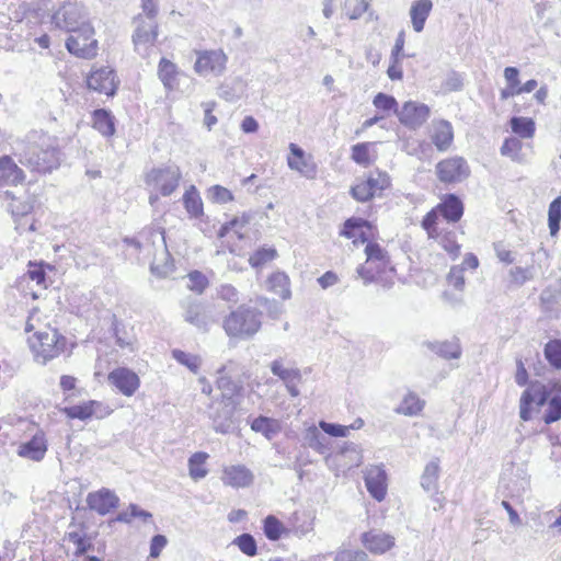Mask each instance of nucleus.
<instances>
[{"label":"nucleus","instance_id":"f257e3e1","mask_svg":"<svg viewBox=\"0 0 561 561\" xmlns=\"http://www.w3.org/2000/svg\"><path fill=\"white\" fill-rule=\"evenodd\" d=\"M13 154L31 172L47 173L58 168L60 152L57 142L49 135L33 130L15 141Z\"/></svg>","mask_w":561,"mask_h":561},{"label":"nucleus","instance_id":"f03ea898","mask_svg":"<svg viewBox=\"0 0 561 561\" xmlns=\"http://www.w3.org/2000/svg\"><path fill=\"white\" fill-rule=\"evenodd\" d=\"M261 318L262 313L259 310L242 305L226 317L224 329L230 337L248 340L260 330Z\"/></svg>","mask_w":561,"mask_h":561},{"label":"nucleus","instance_id":"7ed1b4c3","mask_svg":"<svg viewBox=\"0 0 561 561\" xmlns=\"http://www.w3.org/2000/svg\"><path fill=\"white\" fill-rule=\"evenodd\" d=\"M51 23L65 32H81L83 37L92 33V25L88 13L77 3H64L51 15Z\"/></svg>","mask_w":561,"mask_h":561},{"label":"nucleus","instance_id":"20e7f679","mask_svg":"<svg viewBox=\"0 0 561 561\" xmlns=\"http://www.w3.org/2000/svg\"><path fill=\"white\" fill-rule=\"evenodd\" d=\"M390 185V178L386 172L373 171L364 180L352 186L351 195L357 202L364 203L380 196L381 193Z\"/></svg>","mask_w":561,"mask_h":561},{"label":"nucleus","instance_id":"39448f33","mask_svg":"<svg viewBox=\"0 0 561 561\" xmlns=\"http://www.w3.org/2000/svg\"><path fill=\"white\" fill-rule=\"evenodd\" d=\"M181 178L182 173L176 165L153 168L146 175V184L160 192L161 195L169 196L179 186Z\"/></svg>","mask_w":561,"mask_h":561},{"label":"nucleus","instance_id":"423d86ee","mask_svg":"<svg viewBox=\"0 0 561 561\" xmlns=\"http://www.w3.org/2000/svg\"><path fill=\"white\" fill-rule=\"evenodd\" d=\"M367 261L365 265H359L356 270L358 277L364 280V284H369L376 280V274L383 272L389 264L387 252L378 244L368 242L365 248Z\"/></svg>","mask_w":561,"mask_h":561},{"label":"nucleus","instance_id":"0eeeda50","mask_svg":"<svg viewBox=\"0 0 561 561\" xmlns=\"http://www.w3.org/2000/svg\"><path fill=\"white\" fill-rule=\"evenodd\" d=\"M38 344L34 345L35 356L42 364L57 357L65 347L66 339L55 329L37 333Z\"/></svg>","mask_w":561,"mask_h":561},{"label":"nucleus","instance_id":"6e6552de","mask_svg":"<svg viewBox=\"0 0 561 561\" xmlns=\"http://www.w3.org/2000/svg\"><path fill=\"white\" fill-rule=\"evenodd\" d=\"M140 236L146 237V239L151 242L152 247H156V245L162 247V251L160 254L162 256V260H164V263L160 266L158 264L157 254H154L152 263H151V272L154 274H158L161 277L168 276L173 271V264L170 260V253L168 252V249H167L164 231L161 230L160 228L159 229L148 228V229H145L140 233Z\"/></svg>","mask_w":561,"mask_h":561},{"label":"nucleus","instance_id":"1a4fd4ad","mask_svg":"<svg viewBox=\"0 0 561 561\" xmlns=\"http://www.w3.org/2000/svg\"><path fill=\"white\" fill-rule=\"evenodd\" d=\"M469 165L461 157L445 159L436 165V174L444 183L461 182L469 176Z\"/></svg>","mask_w":561,"mask_h":561},{"label":"nucleus","instance_id":"9d476101","mask_svg":"<svg viewBox=\"0 0 561 561\" xmlns=\"http://www.w3.org/2000/svg\"><path fill=\"white\" fill-rule=\"evenodd\" d=\"M226 62L227 56L222 50H204L197 53L194 69L199 76H220L226 69Z\"/></svg>","mask_w":561,"mask_h":561},{"label":"nucleus","instance_id":"9b49d317","mask_svg":"<svg viewBox=\"0 0 561 561\" xmlns=\"http://www.w3.org/2000/svg\"><path fill=\"white\" fill-rule=\"evenodd\" d=\"M81 35V32H75L67 38V50L79 58H94L99 49L98 41L94 38V27L92 26V33L89 36Z\"/></svg>","mask_w":561,"mask_h":561},{"label":"nucleus","instance_id":"f8f14e48","mask_svg":"<svg viewBox=\"0 0 561 561\" xmlns=\"http://www.w3.org/2000/svg\"><path fill=\"white\" fill-rule=\"evenodd\" d=\"M430 114L431 110L426 104L408 101L398 112V118L402 125L416 129L428 119Z\"/></svg>","mask_w":561,"mask_h":561},{"label":"nucleus","instance_id":"ddd939ff","mask_svg":"<svg viewBox=\"0 0 561 561\" xmlns=\"http://www.w3.org/2000/svg\"><path fill=\"white\" fill-rule=\"evenodd\" d=\"M87 83L89 89L104 93L107 96H113L117 88L114 70L108 67L93 70L88 77Z\"/></svg>","mask_w":561,"mask_h":561},{"label":"nucleus","instance_id":"4468645a","mask_svg":"<svg viewBox=\"0 0 561 561\" xmlns=\"http://www.w3.org/2000/svg\"><path fill=\"white\" fill-rule=\"evenodd\" d=\"M221 481L233 489H244L254 481L253 472L244 465H229L224 467Z\"/></svg>","mask_w":561,"mask_h":561},{"label":"nucleus","instance_id":"2eb2a0df","mask_svg":"<svg viewBox=\"0 0 561 561\" xmlns=\"http://www.w3.org/2000/svg\"><path fill=\"white\" fill-rule=\"evenodd\" d=\"M234 407L232 401L221 400L210 407L209 416L216 432L226 434L232 428Z\"/></svg>","mask_w":561,"mask_h":561},{"label":"nucleus","instance_id":"dca6fc26","mask_svg":"<svg viewBox=\"0 0 561 561\" xmlns=\"http://www.w3.org/2000/svg\"><path fill=\"white\" fill-rule=\"evenodd\" d=\"M365 485L369 494L378 502L387 494V473L381 466H370L365 471Z\"/></svg>","mask_w":561,"mask_h":561},{"label":"nucleus","instance_id":"f3484780","mask_svg":"<svg viewBox=\"0 0 561 561\" xmlns=\"http://www.w3.org/2000/svg\"><path fill=\"white\" fill-rule=\"evenodd\" d=\"M108 381L124 396L130 397L139 388L140 380L133 370L119 367L108 374Z\"/></svg>","mask_w":561,"mask_h":561},{"label":"nucleus","instance_id":"a211bd4d","mask_svg":"<svg viewBox=\"0 0 561 561\" xmlns=\"http://www.w3.org/2000/svg\"><path fill=\"white\" fill-rule=\"evenodd\" d=\"M136 30L133 35V42L138 48L139 46H149L152 45L158 36V24L156 20L144 18L142 14H139L135 19Z\"/></svg>","mask_w":561,"mask_h":561},{"label":"nucleus","instance_id":"6ab92c4d","mask_svg":"<svg viewBox=\"0 0 561 561\" xmlns=\"http://www.w3.org/2000/svg\"><path fill=\"white\" fill-rule=\"evenodd\" d=\"M360 541L374 554H383L394 546V537L376 529L364 533Z\"/></svg>","mask_w":561,"mask_h":561},{"label":"nucleus","instance_id":"aec40b11","mask_svg":"<svg viewBox=\"0 0 561 561\" xmlns=\"http://www.w3.org/2000/svg\"><path fill=\"white\" fill-rule=\"evenodd\" d=\"M87 503L90 510L100 515H106L118 505V497L111 490L101 489L98 492L90 493Z\"/></svg>","mask_w":561,"mask_h":561},{"label":"nucleus","instance_id":"412c9836","mask_svg":"<svg viewBox=\"0 0 561 561\" xmlns=\"http://www.w3.org/2000/svg\"><path fill=\"white\" fill-rule=\"evenodd\" d=\"M25 181L24 171L15 163L11 156L0 157V186L18 185Z\"/></svg>","mask_w":561,"mask_h":561},{"label":"nucleus","instance_id":"4be33fe9","mask_svg":"<svg viewBox=\"0 0 561 561\" xmlns=\"http://www.w3.org/2000/svg\"><path fill=\"white\" fill-rule=\"evenodd\" d=\"M431 140L438 151H446L453 144L454 130L448 121L433 122Z\"/></svg>","mask_w":561,"mask_h":561},{"label":"nucleus","instance_id":"5701e85b","mask_svg":"<svg viewBox=\"0 0 561 561\" xmlns=\"http://www.w3.org/2000/svg\"><path fill=\"white\" fill-rule=\"evenodd\" d=\"M184 319L186 322L203 331L208 330V325L211 321L206 307L202 302L197 301L187 304L184 312Z\"/></svg>","mask_w":561,"mask_h":561},{"label":"nucleus","instance_id":"b1692460","mask_svg":"<svg viewBox=\"0 0 561 561\" xmlns=\"http://www.w3.org/2000/svg\"><path fill=\"white\" fill-rule=\"evenodd\" d=\"M436 207L448 222L459 221L463 214L462 202L455 194L446 195Z\"/></svg>","mask_w":561,"mask_h":561},{"label":"nucleus","instance_id":"393cba45","mask_svg":"<svg viewBox=\"0 0 561 561\" xmlns=\"http://www.w3.org/2000/svg\"><path fill=\"white\" fill-rule=\"evenodd\" d=\"M47 451L46 439L43 434H35L32 439L22 444L19 448V455L34 461H39L44 458Z\"/></svg>","mask_w":561,"mask_h":561},{"label":"nucleus","instance_id":"a878e982","mask_svg":"<svg viewBox=\"0 0 561 561\" xmlns=\"http://www.w3.org/2000/svg\"><path fill=\"white\" fill-rule=\"evenodd\" d=\"M426 346L444 359H458L462 354L460 342L457 337L449 341L426 342Z\"/></svg>","mask_w":561,"mask_h":561},{"label":"nucleus","instance_id":"bb28decb","mask_svg":"<svg viewBox=\"0 0 561 561\" xmlns=\"http://www.w3.org/2000/svg\"><path fill=\"white\" fill-rule=\"evenodd\" d=\"M102 408V403L99 401H88L82 404L66 407L62 409V412L69 417V419H79V420H88L91 416L95 415L96 417H102L103 414L99 413V409Z\"/></svg>","mask_w":561,"mask_h":561},{"label":"nucleus","instance_id":"cd10ccee","mask_svg":"<svg viewBox=\"0 0 561 561\" xmlns=\"http://www.w3.org/2000/svg\"><path fill=\"white\" fill-rule=\"evenodd\" d=\"M433 2L431 0H416L410 9V18L413 30L420 33L424 30L425 22L432 11Z\"/></svg>","mask_w":561,"mask_h":561},{"label":"nucleus","instance_id":"c85d7f7f","mask_svg":"<svg viewBox=\"0 0 561 561\" xmlns=\"http://www.w3.org/2000/svg\"><path fill=\"white\" fill-rule=\"evenodd\" d=\"M251 428L271 440L280 432V424L275 419L260 415L252 421Z\"/></svg>","mask_w":561,"mask_h":561},{"label":"nucleus","instance_id":"c756f323","mask_svg":"<svg viewBox=\"0 0 561 561\" xmlns=\"http://www.w3.org/2000/svg\"><path fill=\"white\" fill-rule=\"evenodd\" d=\"M158 76L165 89H174L179 76L176 65L167 58H161L158 66Z\"/></svg>","mask_w":561,"mask_h":561},{"label":"nucleus","instance_id":"7c9ffc66","mask_svg":"<svg viewBox=\"0 0 561 561\" xmlns=\"http://www.w3.org/2000/svg\"><path fill=\"white\" fill-rule=\"evenodd\" d=\"M267 288L282 299L290 297L289 277L283 272L273 273L267 279Z\"/></svg>","mask_w":561,"mask_h":561},{"label":"nucleus","instance_id":"2f4dec72","mask_svg":"<svg viewBox=\"0 0 561 561\" xmlns=\"http://www.w3.org/2000/svg\"><path fill=\"white\" fill-rule=\"evenodd\" d=\"M93 127L103 136H112L115 133L114 117L105 108L95 110L93 113Z\"/></svg>","mask_w":561,"mask_h":561},{"label":"nucleus","instance_id":"473e14b6","mask_svg":"<svg viewBox=\"0 0 561 561\" xmlns=\"http://www.w3.org/2000/svg\"><path fill=\"white\" fill-rule=\"evenodd\" d=\"M439 465L437 460L430 461L421 477V485L428 493H435L438 489Z\"/></svg>","mask_w":561,"mask_h":561},{"label":"nucleus","instance_id":"72a5a7b5","mask_svg":"<svg viewBox=\"0 0 561 561\" xmlns=\"http://www.w3.org/2000/svg\"><path fill=\"white\" fill-rule=\"evenodd\" d=\"M270 369L274 376H277L283 382L290 383V381H301V373L298 368H286L283 365V359L278 358L271 363Z\"/></svg>","mask_w":561,"mask_h":561},{"label":"nucleus","instance_id":"f704fd0d","mask_svg":"<svg viewBox=\"0 0 561 561\" xmlns=\"http://www.w3.org/2000/svg\"><path fill=\"white\" fill-rule=\"evenodd\" d=\"M208 457V454L204 451H197L188 458L190 477L194 481H198L207 476L208 471L205 468V463Z\"/></svg>","mask_w":561,"mask_h":561},{"label":"nucleus","instance_id":"c9c22d12","mask_svg":"<svg viewBox=\"0 0 561 561\" xmlns=\"http://www.w3.org/2000/svg\"><path fill=\"white\" fill-rule=\"evenodd\" d=\"M513 133L522 138H533L535 135V122L529 117L513 116L510 121Z\"/></svg>","mask_w":561,"mask_h":561},{"label":"nucleus","instance_id":"e433bc0d","mask_svg":"<svg viewBox=\"0 0 561 561\" xmlns=\"http://www.w3.org/2000/svg\"><path fill=\"white\" fill-rule=\"evenodd\" d=\"M305 440L310 448L320 454H325L328 451V438L316 426L307 428Z\"/></svg>","mask_w":561,"mask_h":561},{"label":"nucleus","instance_id":"4c0bfd02","mask_svg":"<svg viewBox=\"0 0 561 561\" xmlns=\"http://www.w3.org/2000/svg\"><path fill=\"white\" fill-rule=\"evenodd\" d=\"M424 408V401L421 400L415 393L409 392L397 408V412L403 415H416Z\"/></svg>","mask_w":561,"mask_h":561},{"label":"nucleus","instance_id":"58836bf2","mask_svg":"<svg viewBox=\"0 0 561 561\" xmlns=\"http://www.w3.org/2000/svg\"><path fill=\"white\" fill-rule=\"evenodd\" d=\"M364 226H368V221L363 218L352 217L345 220L343 225V229L341 230V236L352 239V238H360V241L366 242V237L363 231L357 233V230L363 228Z\"/></svg>","mask_w":561,"mask_h":561},{"label":"nucleus","instance_id":"ea45409f","mask_svg":"<svg viewBox=\"0 0 561 561\" xmlns=\"http://www.w3.org/2000/svg\"><path fill=\"white\" fill-rule=\"evenodd\" d=\"M183 203L187 213L193 217H199L203 214L202 198L194 186H191L183 195Z\"/></svg>","mask_w":561,"mask_h":561},{"label":"nucleus","instance_id":"a19ab883","mask_svg":"<svg viewBox=\"0 0 561 561\" xmlns=\"http://www.w3.org/2000/svg\"><path fill=\"white\" fill-rule=\"evenodd\" d=\"M287 164L291 170L298 171L307 179H314L317 175V167L311 161V158L294 159L288 157Z\"/></svg>","mask_w":561,"mask_h":561},{"label":"nucleus","instance_id":"79ce46f5","mask_svg":"<svg viewBox=\"0 0 561 561\" xmlns=\"http://www.w3.org/2000/svg\"><path fill=\"white\" fill-rule=\"evenodd\" d=\"M523 393H529L528 399L538 408L549 402L550 391L540 382L531 383Z\"/></svg>","mask_w":561,"mask_h":561},{"label":"nucleus","instance_id":"37998d69","mask_svg":"<svg viewBox=\"0 0 561 561\" xmlns=\"http://www.w3.org/2000/svg\"><path fill=\"white\" fill-rule=\"evenodd\" d=\"M561 221V196L554 198L550 205L548 210V226L551 236L557 234L560 229Z\"/></svg>","mask_w":561,"mask_h":561},{"label":"nucleus","instance_id":"c03bdc74","mask_svg":"<svg viewBox=\"0 0 561 561\" xmlns=\"http://www.w3.org/2000/svg\"><path fill=\"white\" fill-rule=\"evenodd\" d=\"M232 543L248 557H254L257 552L256 541L251 534H242L238 536L233 539Z\"/></svg>","mask_w":561,"mask_h":561},{"label":"nucleus","instance_id":"a18cd8bd","mask_svg":"<svg viewBox=\"0 0 561 561\" xmlns=\"http://www.w3.org/2000/svg\"><path fill=\"white\" fill-rule=\"evenodd\" d=\"M277 252L273 248H261L256 250L249 259V263L254 268L262 267L265 263L274 260Z\"/></svg>","mask_w":561,"mask_h":561},{"label":"nucleus","instance_id":"49530a36","mask_svg":"<svg viewBox=\"0 0 561 561\" xmlns=\"http://www.w3.org/2000/svg\"><path fill=\"white\" fill-rule=\"evenodd\" d=\"M284 531L283 524L273 515L264 519V534L270 540H278Z\"/></svg>","mask_w":561,"mask_h":561},{"label":"nucleus","instance_id":"de8ad7c7","mask_svg":"<svg viewBox=\"0 0 561 561\" xmlns=\"http://www.w3.org/2000/svg\"><path fill=\"white\" fill-rule=\"evenodd\" d=\"M547 360L556 368L561 367V340H552L545 346Z\"/></svg>","mask_w":561,"mask_h":561},{"label":"nucleus","instance_id":"09e8293b","mask_svg":"<svg viewBox=\"0 0 561 561\" xmlns=\"http://www.w3.org/2000/svg\"><path fill=\"white\" fill-rule=\"evenodd\" d=\"M172 355L174 359L186 366L193 373H196L201 366V358L196 355H192L180 350H174Z\"/></svg>","mask_w":561,"mask_h":561},{"label":"nucleus","instance_id":"8fccbe9b","mask_svg":"<svg viewBox=\"0 0 561 561\" xmlns=\"http://www.w3.org/2000/svg\"><path fill=\"white\" fill-rule=\"evenodd\" d=\"M511 282L515 285L522 286L526 282L531 280L534 278V267H520L516 266L510 270Z\"/></svg>","mask_w":561,"mask_h":561},{"label":"nucleus","instance_id":"3c124183","mask_svg":"<svg viewBox=\"0 0 561 561\" xmlns=\"http://www.w3.org/2000/svg\"><path fill=\"white\" fill-rule=\"evenodd\" d=\"M373 104L376 108L381 111H394L397 114L399 112L397 100L392 95L382 92L375 95Z\"/></svg>","mask_w":561,"mask_h":561},{"label":"nucleus","instance_id":"603ef678","mask_svg":"<svg viewBox=\"0 0 561 561\" xmlns=\"http://www.w3.org/2000/svg\"><path fill=\"white\" fill-rule=\"evenodd\" d=\"M334 561H370V559L363 550L341 549L336 552Z\"/></svg>","mask_w":561,"mask_h":561},{"label":"nucleus","instance_id":"864d4df0","mask_svg":"<svg viewBox=\"0 0 561 561\" xmlns=\"http://www.w3.org/2000/svg\"><path fill=\"white\" fill-rule=\"evenodd\" d=\"M561 419V397L554 396L548 402V409L543 416L546 424H551Z\"/></svg>","mask_w":561,"mask_h":561},{"label":"nucleus","instance_id":"5fc2aeb1","mask_svg":"<svg viewBox=\"0 0 561 561\" xmlns=\"http://www.w3.org/2000/svg\"><path fill=\"white\" fill-rule=\"evenodd\" d=\"M25 276L36 282L37 285L46 287V273L43 263L30 262Z\"/></svg>","mask_w":561,"mask_h":561},{"label":"nucleus","instance_id":"6e6d98bb","mask_svg":"<svg viewBox=\"0 0 561 561\" xmlns=\"http://www.w3.org/2000/svg\"><path fill=\"white\" fill-rule=\"evenodd\" d=\"M439 215L437 207H435L422 220V227L427 232L428 238H436L438 236L436 225Z\"/></svg>","mask_w":561,"mask_h":561},{"label":"nucleus","instance_id":"4d7b16f0","mask_svg":"<svg viewBox=\"0 0 561 561\" xmlns=\"http://www.w3.org/2000/svg\"><path fill=\"white\" fill-rule=\"evenodd\" d=\"M187 278H188L187 288H190L191 290H193L197 294H202L208 285L207 277L198 271L191 272L187 275Z\"/></svg>","mask_w":561,"mask_h":561},{"label":"nucleus","instance_id":"13d9d810","mask_svg":"<svg viewBox=\"0 0 561 561\" xmlns=\"http://www.w3.org/2000/svg\"><path fill=\"white\" fill-rule=\"evenodd\" d=\"M522 141L516 137H508L504 140L501 147V154L515 158L522 150Z\"/></svg>","mask_w":561,"mask_h":561},{"label":"nucleus","instance_id":"bf43d9fd","mask_svg":"<svg viewBox=\"0 0 561 561\" xmlns=\"http://www.w3.org/2000/svg\"><path fill=\"white\" fill-rule=\"evenodd\" d=\"M208 194L209 197L216 203L226 204L228 202L233 201L232 193L228 188L220 185L211 186L208 190Z\"/></svg>","mask_w":561,"mask_h":561},{"label":"nucleus","instance_id":"052dcab7","mask_svg":"<svg viewBox=\"0 0 561 561\" xmlns=\"http://www.w3.org/2000/svg\"><path fill=\"white\" fill-rule=\"evenodd\" d=\"M319 426L325 434L333 437H345L350 431L347 426L325 421H320Z\"/></svg>","mask_w":561,"mask_h":561},{"label":"nucleus","instance_id":"680f3d73","mask_svg":"<svg viewBox=\"0 0 561 561\" xmlns=\"http://www.w3.org/2000/svg\"><path fill=\"white\" fill-rule=\"evenodd\" d=\"M352 159L362 165L369 164L368 144H356L352 147Z\"/></svg>","mask_w":561,"mask_h":561},{"label":"nucleus","instance_id":"e2e57ef3","mask_svg":"<svg viewBox=\"0 0 561 561\" xmlns=\"http://www.w3.org/2000/svg\"><path fill=\"white\" fill-rule=\"evenodd\" d=\"M342 456H350V467L359 466L363 461L359 446L354 443H346L342 449Z\"/></svg>","mask_w":561,"mask_h":561},{"label":"nucleus","instance_id":"0e129e2a","mask_svg":"<svg viewBox=\"0 0 561 561\" xmlns=\"http://www.w3.org/2000/svg\"><path fill=\"white\" fill-rule=\"evenodd\" d=\"M218 388L222 391V399L231 401V397L236 393L238 386L227 377H220L217 380Z\"/></svg>","mask_w":561,"mask_h":561},{"label":"nucleus","instance_id":"69168bd1","mask_svg":"<svg viewBox=\"0 0 561 561\" xmlns=\"http://www.w3.org/2000/svg\"><path fill=\"white\" fill-rule=\"evenodd\" d=\"M529 393H522L519 400V416L527 422L533 417V402L528 399Z\"/></svg>","mask_w":561,"mask_h":561},{"label":"nucleus","instance_id":"338daca9","mask_svg":"<svg viewBox=\"0 0 561 561\" xmlns=\"http://www.w3.org/2000/svg\"><path fill=\"white\" fill-rule=\"evenodd\" d=\"M462 85H463L462 78L457 72L449 73L443 83L444 90L448 91V92L459 91L462 89Z\"/></svg>","mask_w":561,"mask_h":561},{"label":"nucleus","instance_id":"774afa93","mask_svg":"<svg viewBox=\"0 0 561 561\" xmlns=\"http://www.w3.org/2000/svg\"><path fill=\"white\" fill-rule=\"evenodd\" d=\"M168 543L164 535H154L150 541V557L158 558Z\"/></svg>","mask_w":561,"mask_h":561}]
</instances>
